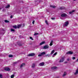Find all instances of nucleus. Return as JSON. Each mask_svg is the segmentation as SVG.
Listing matches in <instances>:
<instances>
[{
  "label": "nucleus",
  "instance_id": "obj_1",
  "mask_svg": "<svg viewBox=\"0 0 78 78\" xmlns=\"http://www.w3.org/2000/svg\"><path fill=\"white\" fill-rule=\"evenodd\" d=\"M61 16V17H65L67 16V15L66 13H63L62 14Z\"/></svg>",
  "mask_w": 78,
  "mask_h": 78
},
{
  "label": "nucleus",
  "instance_id": "obj_2",
  "mask_svg": "<svg viewBox=\"0 0 78 78\" xmlns=\"http://www.w3.org/2000/svg\"><path fill=\"white\" fill-rule=\"evenodd\" d=\"M73 52L71 51H69L66 53L67 55H72Z\"/></svg>",
  "mask_w": 78,
  "mask_h": 78
},
{
  "label": "nucleus",
  "instance_id": "obj_3",
  "mask_svg": "<svg viewBox=\"0 0 78 78\" xmlns=\"http://www.w3.org/2000/svg\"><path fill=\"white\" fill-rule=\"evenodd\" d=\"M34 55H35V54L34 53H31L27 55L28 56H33Z\"/></svg>",
  "mask_w": 78,
  "mask_h": 78
},
{
  "label": "nucleus",
  "instance_id": "obj_4",
  "mask_svg": "<svg viewBox=\"0 0 78 78\" xmlns=\"http://www.w3.org/2000/svg\"><path fill=\"white\" fill-rule=\"evenodd\" d=\"M65 24L64 25L65 27H67V26H68V25H69V23L68 21L66 22H65Z\"/></svg>",
  "mask_w": 78,
  "mask_h": 78
},
{
  "label": "nucleus",
  "instance_id": "obj_5",
  "mask_svg": "<svg viewBox=\"0 0 78 78\" xmlns=\"http://www.w3.org/2000/svg\"><path fill=\"white\" fill-rule=\"evenodd\" d=\"M64 57H62L61 59L60 60V62H63L64 61Z\"/></svg>",
  "mask_w": 78,
  "mask_h": 78
},
{
  "label": "nucleus",
  "instance_id": "obj_6",
  "mask_svg": "<svg viewBox=\"0 0 78 78\" xmlns=\"http://www.w3.org/2000/svg\"><path fill=\"white\" fill-rule=\"evenodd\" d=\"M4 69L5 70H6V71H9L10 70V69L9 68H4Z\"/></svg>",
  "mask_w": 78,
  "mask_h": 78
},
{
  "label": "nucleus",
  "instance_id": "obj_7",
  "mask_svg": "<svg viewBox=\"0 0 78 78\" xmlns=\"http://www.w3.org/2000/svg\"><path fill=\"white\" fill-rule=\"evenodd\" d=\"M25 66V64L23 63L22 64V65H21L20 67V68H22V67H24Z\"/></svg>",
  "mask_w": 78,
  "mask_h": 78
},
{
  "label": "nucleus",
  "instance_id": "obj_8",
  "mask_svg": "<svg viewBox=\"0 0 78 78\" xmlns=\"http://www.w3.org/2000/svg\"><path fill=\"white\" fill-rule=\"evenodd\" d=\"M57 69V67L56 66H53L51 68V69L53 70V69Z\"/></svg>",
  "mask_w": 78,
  "mask_h": 78
},
{
  "label": "nucleus",
  "instance_id": "obj_9",
  "mask_svg": "<svg viewBox=\"0 0 78 78\" xmlns=\"http://www.w3.org/2000/svg\"><path fill=\"white\" fill-rule=\"evenodd\" d=\"M39 65L40 66H43L44 65V63H43V62H42L41 63H40L39 64Z\"/></svg>",
  "mask_w": 78,
  "mask_h": 78
},
{
  "label": "nucleus",
  "instance_id": "obj_10",
  "mask_svg": "<svg viewBox=\"0 0 78 78\" xmlns=\"http://www.w3.org/2000/svg\"><path fill=\"white\" fill-rule=\"evenodd\" d=\"M48 47H49L48 46V45H45L44 47V49H46L47 48H48Z\"/></svg>",
  "mask_w": 78,
  "mask_h": 78
},
{
  "label": "nucleus",
  "instance_id": "obj_11",
  "mask_svg": "<svg viewBox=\"0 0 78 78\" xmlns=\"http://www.w3.org/2000/svg\"><path fill=\"white\" fill-rule=\"evenodd\" d=\"M45 43V42L44 41L42 42L41 43H40V45H43V44H44Z\"/></svg>",
  "mask_w": 78,
  "mask_h": 78
},
{
  "label": "nucleus",
  "instance_id": "obj_12",
  "mask_svg": "<svg viewBox=\"0 0 78 78\" xmlns=\"http://www.w3.org/2000/svg\"><path fill=\"white\" fill-rule=\"evenodd\" d=\"M75 12V10H73L72 11H71L69 12V13L70 14H73V12Z\"/></svg>",
  "mask_w": 78,
  "mask_h": 78
},
{
  "label": "nucleus",
  "instance_id": "obj_13",
  "mask_svg": "<svg viewBox=\"0 0 78 78\" xmlns=\"http://www.w3.org/2000/svg\"><path fill=\"white\" fill-rule=\"evenodd\" d=\"M60 10H62V9H64V8L62 7H61L58 8Z\"/></svg>",
  "mask_w": 78,
  "mask_h": 78
},
{
  "label": "nucleus",
  "instance_id": "obj_14",
  "mask_svg": "<svg viewBox=\"0 0 78 78\" xmlns=\"http://www.w3.org/2000/svg\"><path fill=\"white\" fill-rule=\"evenodd\" d=\"M12 27L14 29H17V26H13Z\"/></svg>",
  "mask_w": 78,
  "mask_h": 78
},
{
  "label": "nucleus",
  "instance_id": "obj_15",
  "mask_svg": "<svg viewBox=\"0 0 78 78\" xmlns=\"http://www.w3.org/2000/svg\"><path fill=\"white\" fill-rule=\"evenodd\" d=\"M46 53L45 52L41 53V54L42 55V56H43V55H45Z\"/></svg>",
  "mask_w": 78,
  "mask_h": 78
},
{
  "label": "nucleus",
  "instance_id": "obj_16",
  "mask_svg": "<svg viewBox=\"0 0 78 78\" xmlns=\"http://www.w3.org/2000/svg\"><path fill=\"white\" fill-rule=\"evenodd\" d=\"M9 7H10V5H8L5 7V8H9Z\"/></svg>",
  "mask_w": 78,
  "mask_h": 78
},
{
  "label": "nucleus",
  "instance_id": "obj_17",
  "mask_svg": "<svg viewBox=\"0 0 78 78\" xmlns=\"http://www.w3.org/2000/svg\"><path fill=\"white\" fill-rule=\"evenodd\" d=\"M18 45L19 46H20H20H22V43H18Z\"/></svg>",
  "mask_w": 78,
  "mask_h": 78
},
{
  "label": "nucleus",
  "instance_id": "obj_18",
  "mask_svg": "<svg viewBox=\"0 0 78 78\" xmlns=\"http://www.w3.org/2000/svg\"><path fill=\"white\" fill-rule=\"evenodd\" d=\"M50 6L51 8H56V6H55L54 5H50Z\"/></svg>",
  "mask_w": 78,
  "mask_h": 78
},
{
  "label": "nucleus",
  "instance_id": "obj_19",
  "mask_svg": "<svg viewBox=\"0 0 78 78\" xmlns=\"http://www.w3.org/2000/svg\"><path fill=\"white\" fill-rule=\"evenodd\" d=\"M34 67H35V64L34 63L32 66V68H34Z\"/></svg>",
  "mask_w": 78,
  "mask_h": 78
},
{
  "label": "nucleus",
  "instance_id": "obj_20",
  "mask_svg": "<svg viewBox=\"0 0 78 78\" xmlns=\"http://www.w3.org/2000/svg\"><path fill=\"white\" fill-rule=\"evenodd\" d=\"M53 41H51V43L50 44V46H51V45H53Z\"/></svg>",
  "mask_w": 78,
  "mask_h": 78
},
{
  "label": "nucleus",
  "instance_id": "obj_21",
  "mask_svg": "<svg viewBox=\"0 0 78 78\" xmlns=\"http://www.w3.org/2000/svg\"><path fill=\"white\" fill-rule=\"evenodd\" d=\"M54 52H55V50H53L51 51V53L50 55H52V54H53V53H54Z\"/></svg>",
  "mask_w": 78,
  "mask_h": 78
},
{
  "label": "nucleus",
  "instance_id": "obj_22",
  "mask_svg": "<svg viewBox=\"0 0 78 78\" xmlns=\"http://www.w3.org/2000/svg\"><path fill=\"white\" fill-rule=\"evenodd\" d=\"M11 32H12V31L14 32V31H15V30L12 29H11Z\"/></svg>",
  "mask_w": 78,
  "mask_h": 78
},
{
  "label": "nucleus",
  "instance_id": "obj_23",
  "mask_svg": "<svg viewBox=\"0 0 78 78\" xmlns=\"http://www.w3.org/2000/svg\"><path fill=\"white\" fill-rule=\"evenodd\" d=\"M4 21L5 22V23H9V21H8L7 20H5Z\"/></svg>",
  "mask_w": 78,
  "mask_h": 78
},
{
  "label": "nucleus",
  "instance_id": "obj_24",
  "mask_svg": "<svg viewBox=\"0 0 78 78\" xmlns=\"http://www.w3.org/2000/svg\"><path fill=\"white\" fill-rule=\"evenodd\" d=\"M17 28H20V27H21V25H18L17 26Z\"/></svg>",
  "mask_w": 78,
  "mask_h": 78
},
{
  "label": "nucleus",
  "instance_id": "obj_25",
  "mask_svg": "<svg viewBox=\"0 0 78 78\" xmlns=\"http://www.w3.org/2000/svg\"><path fill=\"white\" fill-rule=\"evenodd\" d=\"M15 75H12L11 76V78H14V76Z\"/></svg>",
  "mask_w": 78,
  "mask_h": 78
},
{
  "label": "nucleus",
  "instance_id": "obj_26",
  "mask_svg": "<svg viewBox=\"0 0 78 78\" xmlns=\"http://www.w3.org/2000/svg\"><path fill=\"white\" fill-rule=\"evenodd\" d=\"M9 58H12V57H13V55H9Z\"/></svg>",
  "mask_w": 78,
  "mask_h": 78
},
{
  "label": "nucleus",
  "instance_id": "obj_27",
  "mask_svg": "<svg viewBox=\"0 0 78 78\" xmlns=\"http://www.w3.org/2000/svg\"><path fill=\"white\" fill-rule=\"evenodd\" d=\"M66 73L65 72L63 75V76H66Z\"/></svg>",
  "mask_w": 78,
  "mask_h": 78
},
{
  "label": "nucleus",
  "instance_id": "obj_28",
  "mask_svg": "<svg viewBox=\"0 0 78 78\" xmlns=\"http://www.w3.org/2000/svg\"><path fill=\"white\" fill-rule=\"evenodd\" d=\"M38 34H39V33H35L34 35V36H36V35H38Z\"/></svg>",
  "mask_w": 78,
  "mask_h": 78
},
{
  "label": "nucleus",
  "instance_id": "obj_29",
  "mask_svg": "<svg viewBox=\"0 0 78 78\" xmlns=\"http://www.w3.org/2000/svg\"><path fill=\"white\" fill-rule=\"evenodd\" d=\"M42 56V55H41V54L39 55H38L39 57H41V56Z\"/></svg>",
  "mask_w": 78,
  "mask_h": 78
},
{
  "label": "nucleus",
  "instance_id": "obj_30",
  "mask_svg": "<svg viewBox=\"0 0 78 78\" xmlns=\"http://www.w3.org/2000/svg\"><path fill=\"white\" fill-rule=\"evenodd\" d=\"M45 56H48V57H50V55H46Z\"/></svg>",
  "mask_w": 78,
  "mask_h": 78
},
{
  "label": "nucleus",
  "instance_id": "obj_31",
  "mask_svg": "<svg viewBox=\"0 0 78 78\" xmlns=\"http://www.w3.org/2000/svg\"><path fill=\"white\" fill-rule=\"evenodd\" d=\"M0 78H2V75L1 74H0Z\"/></svg>",
  "mask_w": 78,
  "mask_h": 78
},
{
  "label": "nucleus",
  "instance_id": "obj_32",
  "mask_svg": "<svg viewBox=\"0 0 78 78\" xmlns=\"http://www.w3.org/2000/svg\"><path fill=\"white\" fill-rule=\"evenodd\" d=\"M45 23L47 25H48V22L47 21V20H45Z\"/></svg>",
  "mask_w": 78,
  "mask_h": 78
},
{
  "label": "nucleus",
  "instance_id": "obj_33",
  "mask_svg": "<svg viewBox=\"0 0 78 78\" xmlns=\"http://www.w3.org/2000/svg\"><path fill=\"white\" fill-rule=\"evenodd\" d=\"M57 54V52H55V53H54L53 54V55H56Z\"/></svg>",
  "mask_w": 78,
  "mask_h": 78
},
{
  "label": "nucleus",
  "instance_id": "obj_34",
  "mask_svg": "<svg viewBox=\"0 0 78 78\" xmlns=\"http://www.w3.org/2000/svg\"><path fill=\"white\" fill-rule=\"evenodd\" d=\"M29 38L30 39H33V38H32V37H30Z\"/></svg>",
  "mask_w": 78,
  "mask_h": 78
},
{
  "label": "nucleus",
  "instance_id": "obj_35",
  "mask_svg": "<svg viewBox=\"0 0 78 78\" xmlns=\"http://www.w3.org/2000/svg\"><path fill=\"white\" fill-rule=\"evenodd\" d=\"M51 19H52V20H55V18H51Z\"/></svg>",
  "mask_w": 78,
  "mask_h": 78
},
{
  "label": "nucleus",
  "instance_id": "obj_36",
  "mask_svg": "<svg viewBox=\"0 0 78 78\" xmlns=\"http://www.w3.org/2000/svg\"><path fill=\"white\" fill-rule=\"evenodd\" d=\"M73 59H75V57H73Z\"/></svg>",
  "mask_w": 78,
  "mask_h": 78
},
{
  "label": "nucleus",
  "instance_id": "obj_37",
  "mask_svg": "<svg viewBox=\"0 0 78 78\" xmlns=\"http://www.w3.org/2000/svg\"><path fill=\"white\" fill-rule=\"evenodd\" d=\"M12 15H11L10 16V18L12 19Z\"/></svg>",
  "mask_w": 78,
  "mask_h": 78
},
{
  "label": "nucleus",
  "instance_id": "obj_38",
  "mask_svg": "<svg viewBox=\"0 0 78 78\" xmlns=\"http://www.w3.org/2000/svg\"><path fill=\"white\" fill-rule=\"evenodd\" d=\"M32 23L33 24H34V21H33V22H32Z\"/></svg>",
  "mask_w": 78,
  "mask_h": 78
},
{
  "label": "nucleus",
  "instance_id": "obj_39",
  "mask_svg": "<svg viewBox=\"0 0 78 78\" xmlns=\"http://www.w3.org/2000/svg\"><path fill=\"white\" fill-rule=\"evenodd\" d=\"M17 62H14V64H17Z\"/></svg>",
  "mask_w": 78,
  "mask_h": 78
},
{
  "label": "nucleus",
  "instance_id": "obj_40",
  "mask_svg": "<svg viewBox=\"0 0 78 78\" xmlns=\"http://www.w3.org/2000/svg\"><path fill=\"white\" fill-rule=\"evenodd\" d=\"M65 63L66 64V63H67V62H65Z\"/></svg>",
  "mask_w": 78,
  "mask_h": 78
},
{
  "label": "nucleus",
  "instance_id": "obj_41",
  "mask_svg": "<svg viewBox=\"0 0 78 78\" xmlns=\"http://www.w3.org/2000/svg\"><path fill=\"white\" fill-rule=\"evenodd\" d=\"M67 61H69V58H68L67 59Z\"/></svg>",
  "mask_w": 78,
  "mask_h": 78
},
{
  "label": "nucleus",
  "instance_id": "obj_42",
  "mask_svg": "<svg viewBox=\"0 0 78 78\" xmlns=\"http://www.w3.org/2000/svg\"><path fill=\"white\" fill-rule=\"evenodd\" d=\"M54 56H55V55H52V57H54Z\"/></svg>",
  "mask_w": 78,
  "mask_h": 78
},
{
  "label": "nucleus",
  "instance_id": "obj_43",
  "mask_svg": "<svg viewBox=\"0 0 78 78\" xmlns=\"http://www.w3.org/2000/svg\"><path fill=\"white\" fill-rule=\"evenodd\" d=\"M2 34V33H1V34Z\"/></svg>",
  "mask_w": 78,
  "mask_h": 78
},
{
  "label": "nucleus",
  "instance_id": "obj_44",
  "mask_svg": "<svg viewBox=\"0 0 78 78\" xmlns=\"http://www.w3.org/2000/svg\"><path fill=\"white\" fill-rule=\"evenodd\" d=\"M53 37H55V35H53Z\"/></svg>",
  "mask_w": 78,
  "mask_h": 78
},
{
  "label": "nucleus",
  "instance_id": "obj_45",
  "mask_svg": "<svg viewBox=\"0 0 78 78\" xmlns=\"http://www.w3.org/2000/svg\"><path fill=\"white\" fill-rule=\"evenodd\" d=\"M32 40H33V39H32Z\"/></svg>",
  "mask_w": 78,
  "mask_h": 78
},
{
  "label": "nucleus",
  "instance_id": "obj_46",
  "mask_svg": "<svg viewBox=\"0 0 78 78\" xmlns=\"http://www.w3.org/2000/svg\"><path fill=\"white\" fill-rule=\"evenodd\" d=\"M1 46H0V47Z\"/></svg>",
  "mask_w": 78,
  "mask_h": 78
}]
</instances>
